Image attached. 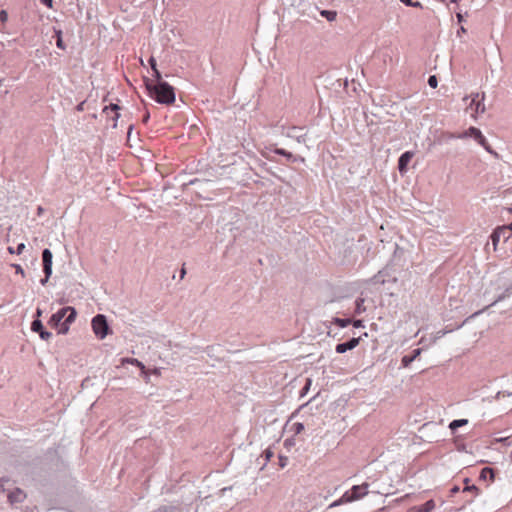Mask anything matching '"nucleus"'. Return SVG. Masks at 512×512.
Masks as SVG:
<instances>
[{
    "instance_id": "nucleus-16",
    "label": "nucleus",
    "mask_w": 512,
    "mask_h": 512,
    "mask_svg": "<svg viewBox=\"0 0 512 512\" xmlns=\"http://www.w3.org/2000/svg\"><path fill=\"white\" fill-rule=\"evenodd\" d=\"M351 494H358L361 495V498L367 495L368 493V484L363 483L361 485H354L350 490Z\"/></svg>"
},
{
    "instance_id": "nucleus-26",
    "label": "nucleus",
    "mask_w": 512,
    "mask_h": 512,
    "mask_svg": "<svg viewBox=\"0 0 512 512\" xmlns=\"http://www.w3.org/2000/svg\"><path fill=\"white\" fill-rule=\"evenodd\" d=\"M8 20V13L6 10L2 9L0 10V21L1 22H6Z\"/></svg>"
},
{
    "instance_id": "nucleus-31",
    "label": "nucleus",
    "mask_w": 512,
    "mask_h": 512,
    "mask_svg": "<svg viewBox=\"0 0 512 512\" xmlns=\"http://www.w3.org/2000/svg\"><path fill=\"white\" fill-rule=\"evenodd\" d=\"M84 105H85V101H82L80 102L77 106H76V110L81 112L84 110Z\"/></svg>"
},
{
    "instance_id": "nucleus-24",
    "label": "nucleus",
    "mask_w": 512,
    "mask_h": 512,
    "mask_svg": "<svg viewBox=\"0 0 512 512\" xmlns=\"http://www.w3.org/2000/svg\"><path fill=\"white\" fill-rule=\"evenodd\" d=\"M428 84L430 87L432 88H436L437 85H438V80L436 78L435 75H431L429 78H428Z\"/></svg>"
},
{
    "instance_id": "nucleus-5",
    "label": "nucleus",
    "mask_w": 512,
    "mask_h": 512,
    "mask_svg": "<svg viewBox=\"0 0 512 512\" xmlns=\"http://www.w3.org/2000/svg\"><path fill=\"white\" fill-rule=\"evenodd\" d=\"M512 236V228L510 226H499L491 235V240L494 250H497V245L501 239L507 241Z\"/></svg>"
},
{
    "instance_id": "nucleus-3",
    "label": "nucleus",
    "mask_w": 512,
    "mask_h": 512,
    "mask_svg": "<svg viewBox=\"0 0 512 512\" xmlns=\"http://www.w3.org/2000/svg\"><path fill=\"white\" fill-rule=\"evenodd\" d=\"M484 99L485 95L483 93H472L470 96L463 98L464 102H468L466 112H468L473 119H477L479 114L485 112Z\"/></svg>"
},
{
    "instance_id": "nucleus-30",
    "label": "nucleus",
    "mask_w": 512,
    "mask_h": 512,
    "mask_svg": "<svg viewBox=\"0 0 512 512\" xmlns=\"http://www.w3.org/2000/svg\"><path fill=\"white\" fill-rule=\"evenodd\" d=\"M403 3H405L406 5H411V6H415V7H418L420 6V3L417 2V3H412L411 0H401Z\"/></svg>"
},
{
    "instance_id": "nucleus-34",
    "label": "nucleus",
    "mask_w": 512,
    "mask_h": 512,
    "mask_svg": "<svg viewBox=\"0 0 512 512\" xmlns=\"http://www.w3.org/2000/svg\"><path fill=\"white\" fill-rule=\"evenodd\" d=\"M185 274H186V269H185V267L183 266V267H182V269H181V273H180V277H181V279H183V278H184Z\"/></svg>"
},
{
    "instance_id": "nucleus-37",
    "label": "nucleus",
    "mask_w": 512,
    "mask_h": 512,
    "mask_svg": "<svg viewBox=\"0 0 512 512\" xmlns=\"http://www.w3.org/2000/svg\"><path fill=\"white\" fill-rule=\"evenodd\" d=\"M362 325L361 321L360 320H357L354 322V326L355 327H360Z\"/></svg>"
},
{
    "instance_id": "nucleus-20",
    "label": "nucleus",
    "mask_w": 512,
    "mask_h": 512,
    "mask_svg": "<svg viewBox=\"0 0 512 512\" xmlns=\"http://www.w3.org/2000/svg\"><path fill=\"white\" fill-rule=\"evenodd\" d=\"M130 365H135L140 368L141 373L145 376L146 380L148 381V371L145 369V366L139 362L137 359L130 358L129 360Z\"/></svg>"
},
{
    "instance_id": "nucleus-17",
    "label": "nucleus",
    "mask_w": 512,
    "mask_h": 512,
    "mask_svg": "<svg viewBox=\"0 0 512 512\" xmlns=\"http://www.w3.org/2000/svg\"><path fill=\"white\" fill-rule=\"evenodd\" d=\"M465 487L463 488V492H471L473 494L472 498L477 497L480 494V489L475 485H469V479L466 478L464 480Z\"/></svg>"
},
{
    "instance_id": "nucleus-10",
    "label": "nucleus",
    "mask_w": 512,
    "mask_h": 512,
    "mask_svg": "<svg viewBox=\"0 0 512 512\" xmlns=\"http://www.w3.org/2000/svg\"><path fill=\"white\" fill-rule=\"evenodd\" d=\"M361 499V495H358L356 493L351 494L350 491H346L338 500L334 501L330 507H336L345 503L353 502L356 500Z\"/></svg>"
},
{
    "instance_id": "nucleus-28",
    "label": "nucleus",
    "mask_w": 512,
    "mask_h": 512,
    "mask_svg": "<svg viewBox=\"0 0 512 512\" xmlns=\"http://www.w3.org/2000/svg\"><path fill=\"white\" fill-rule=\"evenodd\" d=\"M294 428L296 433H300L304 429V426L302 423H295Z\"/></svg>"
},
{
    "instance_id": "nucleus-1",
    "label": "nucleus",
    "mask_w": 512,
    "mask_h": 512,
    "mask_svg": "<svg viewBox=\"0 0 512 512\" xmlns=\"http://www.w3.org/2000/svg\"><path fill=\"white\" fill-rule=\"evenodd\" d=\"M149 63L157 78L156 84L148 85L152 98H154L158 103L167 105L173 104L175 102L173 87L168 83L161 81V75L156 68V60L153 57L149 59Z\"/></svg>"
},
{
    "instance_id": "nucleus-39",
    "label": "nucleus",
    "mask_w": 512,
    "mask_h": 512,
    "mask_svg": "<svg viewBox=\"0 0 512 512\" xmlns=\"http://www.w3.org/2000/svg\"><path fill=\"white\" fill-rule=\"evenodd\" d=\"M460 30H461V33L466 32V30H465V28H464V27H461V29H460Z\"/></svg>"
},
{
    "instance_id": "nucleus-23",
    "label": "nucleus",
    "mask_w": 512,
    "mask_h": 512,
    "mask_svg": "<svg viewBox=\"0 0 512 512\" xmlns=\"http://www.w3.org/2000/svg\"><path fill=\"white\" fill-rule=\"evenodd\" d=\"M274 152L278 155H282V156H285L287 157L288 159H291L293 156L290 152H287L286 150L282 149V148H276L274 150Z\"/></svg>"
},
{
    "instance_id": "nucleus-32",
    "label": "nucleus",
    "mask_w": 512,
    "mask_h": 512,
    "mask_svg": "<svg viewBox=\"0 0 512 512\" xmlns=\"http://www.w3.org/2000/svg\"><path fill=\"white\" fill-rule=\"evenodd\" d=\"M50 277L51 276L45 275V277L40 280L41 285L45 286L47 284V282H48Z\"/></svg>"
},
{
    "instance_id": "nucleus-9",
    "label": "nucleus",
    "mask_w": 512,
    "mask_h": 512,
    "mask_svg": "<svg viewBox=\"0 0 512 512\" xmlns=\"http://www.w3.org/2000/svg\"><path fill=\"white\" fill-rule=\"evenodd\" d=\"M413 157H414L413 151H406L400 156V158L398 160V170L401 175L406 174L407 166Z\"/></svg>"
},
{
    "instance_id": "nucleus-7",
    "label": "nucleus",
    "mask_w": 512,
    "mask_h": 512,
    "mask_svg": "<svg viewBox=\"0 0 512 512\" xmlns=\"http://www.w3.org/2000/svg\"><path fill=\"white\" fill-rule=\"evenodd\" d=\"M31 330L38 333L39 337L44 341H48L52 337V333L44 327L42 321L38 318H34L32 321Z\"/></svg>"
},
{
    "instance_id": "nucleus-25",
    "label": "nucleus",
    "mask_w": 512,
    "mask_h": 512,
    "mask_svg": "<svg viewBox=\"0 0 512 512\" xmlns=\"http://www.w3.org/2000/svg\"><path fill=\"white\" fill-rule=\"evenodd\" d=\"M12 267L15 269V272L17 274H20L23 277L25 276L24 269L22 268V266L20 264H12Z\"/></svg>"
},
{
    "instance_id": "nucleus-15",
    "label": "nucleus",
    "mask_w": 512,
    "mask_h": 512,
    "mask_svg": "<svg viewBox=\"0 0 512 512\" xmlns=\"http://www.w3.org/2000/svg\"><path fill=\"white\" fill-rule=\"evenodd\" d=\"M479 478H480V480H484V481L489 480V482L492 483L495 478L493 469H491L489 467L483 468L480 472Z\"/></svg>"
},
{
    "instance_id": "nucleus-2",
    "label": "nucleus",
    "mask_w": 512,
    "mask_h": 512,
    "mask_svg": "<svg viewBox=\"0 0 512 512\" xmlns=\"http://www.w3.org/2000/svg\"><path fill=\"white\" fill-rule=\"evenodd\" d=\"M77 311L72 306L60 308L57 312L50 316L48 324L58 330V334L65 335L68 333L70 325L75 321Z\"/></svg>"
},
{
    "instance_id": "nucleus-22",
    "label": "nucleus",
    "mask_w": 512,
    "mask_h": 512,
    "mask_svg": "<svg viewBox=\"0 0 512 512\" xmlns=\"http://www.w3.org/2000/svg\"><path fill=\"white\" fill-rule=\"evenodd\" d=\"M24 249H25L24 243H19L16 248H13L11 246H9L7 248L8 252L10 254H16V255H20L24 251Z\"/></svg>"
},
{
    "instance_id": "nucleus-6",
    "label": "nucleus",
    "mask_w": 512,
    "mask_h": 512,
    "mask_svg": "<svg viewBox=\"0 0 512 512\" xmlns=\"http://www.w3.org/2000/svg\"><path fill=\"white\" fill-rule=\"evenodd\" d=\"M458 138H467L473 137L482 147H484L488 152H492L489 143L486 138L483 136L481 131L478 128L470 127L463 134L458 135Z\"/></svg>"
},
{
    "instance_id": "nucleus-35",
    "label": "nucleus",
    "mask_w": 512,
    "mask_h": 512,
    "mask_svg": "<svg viewBox=\"0 0 512 512\" xmlns=\"http://www.w3.org/2000/svg\"><path fill=\"white\" fill-rule=\"evenodd\" d=\"M8 481V478H0V489H2L4 491V488L2 486V482H6Z\"/></svg>"
},
{
    "instance_id": "nucleus-8",
    "label": "nucleus",
    "mask_w": 512,
    "mask_h": 512,
    "mask_svg": "<svg viewBox=\"0 0 512 512\" xmlns=\"http://www.w3.org/2000/svg\"><path fill=\"white\" fill-rule=\"evenodd\" d=\"M52 265H53V254L50 249L45 248L42 251V266L43 273L47 276L52 275Z\"/></svg>"
},
{
    "instance_id": "nucleus-38",
    "label": "nucleus",
    "mask_w": 512,
    "mask_h": 512,
    "mask_svg": "<svg viewBox=\"0 0 512 512\" xmlns=\"http://www.w3.org/2000/svg\"><path fill=\"white\" fill-rule=\"evenodd\" d=\"M458 491H459V488H458V487H454V488H452V489H451V492H452V493H456V492H458Z\"/></svg>"
},
{
    "instance_id": "nucleus-12",
    "label": "nucleus",
    "mask_w": 512,
    "mask_h": 512,
    "mask_svg": "<svg viewBox=\"0 0 512 512\" xmlns=\"http://www.w3.org/2000/svg\"><path fill=\"white\" fill-rule=\"evenodd\" d=\"M359 342L360 338H352L346 343L337 344L335 350L337 353L342 354L345 353L347 350H352L355 347H357L359 345Z\"/></svg>"
},
{
    "instance_id": "nucleus-21",
    "label": "nucleus",
    "mask_w": 512,
    "mask_h": 512,
    "mask_svg": "<svg viewBox=\"0 0 512 512\" xmlns=\"http://www.w3.org/2000/svg\"><path fill=\"white\" fill-rule=\"evenodd\" d=\"M420 354V349L414 350V354L412 356H404L402 358V364L404 366H408L417 356Z\"/></svg>"
},
{
    "instance_id": "nucleus-36",
    "label": "nucleus",
    "mask_w": 512,
    "mask_h": 512,
    "mask_svg": "<svg viewBox=\"0 0 512 512\" xmlns=\"http://www.w3.org/2000/svg\"><path fill=\"white\" fill-rule=\"evenodd\" d=\"M121 363H122V365H126L128 363V357H123L121 359Z\"/></svg>"
},
{
    "instance_id": "nucleus-14",
    "label": "nucleus",
    "mask_w": 512,
    "mask_h": 512,
    "mask_svg": "<svg viewBox=\"0 0 512 512\" xmlns=\"http://www.w3.org/2000/svg\"><path fill=\"white\" fill-rule=\"evenodd\" d=\"M119 106L116 104H111L110 106H106L103 109V112L106 113L107 117H110L112 120H117L120 116L119 114Z\"/></svg>"
},
{
    "instance_id": "nucleus-4",
    "label": "nucleus",
    "mask_w": 512,
    "mask_h": 512,
    "mask_svg": "<svg viewBox=\"0 0 512 512\" xmlns=\"http://www.w3.org/2000/svg\"><path fill=\"white\" fill-rule=\"evenodd\" d=\"M92 329L94 334L99 339H104L109 333V325L105 315L97 314L92 318L91 321Z\"/></svg>"
},
{
    "instance_id": "nucleus-18",
    "label": "nucleus",
    "mask_w": 512,
    "mask_h": 512,
    "mask_svg": "<svg viewBox=\"0 0 512 512\" xmlns=\"http://www.w3.org/2000/svg\"><path fill=\"white\" fill-rule=\"evenodd\" d=\"M467 424H468V420L467 419H457V420H453L449 424V428H450L451 431H455L457 428L465 426Z\"/></svg>"
},
{
    "instance_id": "nucleus-40",
    "label": "nucleus",
    "mask_w": 512,
    "mask_h": 512,
    "mask_svg": "<svg viewBox=\"0 0 512 512\" xmlns=\"http://www.w3.org/2000/svg\"><path fill=\"white\" fill-rule=\"evenodd\" d=\"M509 226H510V228H512V224H511V225H509Z\"/></svg>"
},
{
    "instance_id": "nucleus-19",
    "label": "nucleus",
    "mask_w": 512,
    "mask_h": 512,
    "mask_svg": "<svg viewBox=\"0 0 512 512\" xmlns=\"http://www.w3.org/2000/svg\"><path fill=\"white\" fill-rule=\"evenodd\" d=\"M54 33H55V38H56V46L59 49L64 50L65 49V44H64L63 38H62V31L60 29H58V30L55 29Z\"/></svg>"
},
{
    "instance_id": "nucleus-29",
    "label": "nucleus",
    "mask_w": 512,
    "mask_h": 512,
    "mask_svg": "<svg viewBox=\"0 0 512 512\" xmlns=\"http://www.w3.org/2000/svg\"><path fill=\"white\" fill-rule=\"evenodd\" d=\"M40 2L48 8L53 7V0H40Z\"/></svg>"
},
{
    "instance_id": "nucleus-11",
    "label": "nucleus",
    "mask_w": 512,
    "mask_h": 512,
    "mask_svg": "<svg viewBox=\"0 0 512 512\" xmlns=\"http://www.w3.org/2000/svg\"><path fill=\"white\" fill-rule=\"evenodd\" d=\"M25 498L26 494L21 488H15L8 494V502L12 505L24 502Z\"/></svg>"
},
{
    "instance_id": "nucleus-33",
    "label": "nucleus",
    "mask_w": 512,
    "mask_h": 512,
    "mask_svg": "<svg viewBox=\"0 0 512 512\" xmlns=\"http://www.w3.org/2000/svg\"><path fill=\"white\" fill-rule=\"evenodd\" d=\"M41 315H42V310L40 308H37L36 312H35V318L40 319Z\"/></svg>"
},
{
    "instance_id": "nucleus-27",
    "label": "nucleus",
    "mask_w": 512,
    "mask_h": 512,
    "mask_svg": "<svg viewBox=\"0 0 512 512\" xmlns=\"http://www.w3.org/2000/svg\"><path fill=\"white\" fill-rule=\"evenodd\" d=\"M336 323L340 326V327H346L349 323H350V320H345V319H337L336 320Z\"/></svg>"
},
{
    "instance_id": "nucleus-13",
    "label": "nucleus",
    "mask_w": 512,
    "mask_h": 512,
    "mask_svg": "<svg viewBox=\"0 0 512 512\" xmlns=\"http://www.w3.org/2000/svg\"><path fill=\"white\" fill-rule=\"evenodd\" d=\"M435 508V502L433 500H428L421 506L412 507L407 512H431Z\"/></svg>"
}]
</instances>
